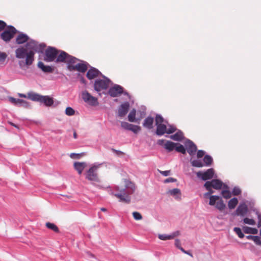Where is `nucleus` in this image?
<instances>
[{"mask_svg": "<svg viewBox=\"0 0 261 261\" xmlns=\"http://www.w3.org/2000/svg\"><path fill=\"white\" fill-rule=\"evenodd\" d=\"M114 190L118 192H112V195L119 198V201L129 203L130 202V197L129 195L135 191V186L133 182L127 181L126 183L125 188H120L118 186H115Z\"/></svg>", "mask_w": 261, "mask_h": 261, "instance_id": "1", "label": "nucleus"}, {"mask_svg": "<svg viewBox=\"0 0 261 261\" xmlns=\"http://www.w3.org/2000/svg\"><path fill=\"white\" fill-rule=\"evenodd\" d=\"M28 49L22 46L17 48L15 50V57L17 59H22L25 58V64L27 66H30L34 61V53L32 51H28Z\"/></svg>", "mask_w": 261, "mask_h": 261, "instance_id": "2", "label": "nucleus"}, {"mask_svg": "<svg viewBox=\"0 0 261 261\" xmlns=\"http://www.w3.org/2000/svg\"><path fill=\"white\" fill-rule=\"evenodd\" d=\"M25 47L29 51H32L34 56L35 53H43L46 47V44L44 43H39L35 40L30 39L27 42Z\"/></svg>", "mask_w": 261, "mask_h": 261, "instance_id": "3", "label": "nucleus"}, {"mask_svg": "<svg viewBox=\"0 0 261 261\" xmlns=\"http://www.w3.org/2000/svg\"><path fill=\"white\" fill-rule=\"evenodd\" d=\"M17 33H19V31L14 26L9 25L0 34V38L6 42H9Z\"/></svg>", "mask_w": 261, "mask_h": 261, "instance_id": "4", "label": "nucleus"}, {"mask_svg": "<svg viewBox=\"0 0 261 261\" xmlns=\"http://www.w3.org/2000/svg\"><path fill=\"white\" fill-rule=\"evenodd\" d=\"M102 164V163L98 164V163H95L92 164L85 174L86 178L90 181L98 182L99 178L97 171Z\"/></svg>", "mask_w": 261, "mask_h": 261, "instance_id": "5", "label": "nucleus"}, {"mask_svg": "<svg viewBox=\"0 0 261 261\" xmlns=\"http://www.w3.org/2000/svg\"><path fill=\"white\" fill-rule=\"evenodd\" d=\"M104 80H96L94 84V89L97 92H100L102 90H106L109 87L110 80L103 75H101Z\"/></svg>", "mask_w": 261, "mask_h": 261, "instance_id": "6", "label": "nucleus"}, {"mask_svg": "<svg viewBox=\"0 0 261 261\" xmlns=\"http://www.w3.org/2000/svg\"><path fill=\"white\" fill-rule=\"evenodd\" d=\"M203 163L199 160H193L191 162V165L193 167L198 168H201L204 166H210L213 162V159L210 155L206 154L203 159Z\"/></svg>", "mask_w": 261, "mask_h": 261, "instance_id": "7", "label": "nucleus"}, {"mask_svg": "<svg viewBox=\"0 0 261 261\" xmlns=\"http://www.w3.org/2000/svg\"><path fill=\"white\" fill-rule=\"evenodd\" d=\"M59 50L54 47L48 46L45 51L44 61L47 62H55Z\"/></svg>", "mask_w": 261, "mask_h": 261, "instance_id": "8", "label": "nucleus"}, {"mask_svg": "<svg viewBox=\"0 0 261 261\" xmlns=\"http://www.w3.org/2000/svg\"><path fill=\"white\" fill-rule=\"evenodd\" d=\"M197 176L202 180L206 181L212 179L214 175L213 168H210L205 172L199 171L196 173Z\"/></svg>", "mask_w": 261, "mask_h": 261, "instance_id": "9", "label": "nucleus"}, {"mask_svg": "<svg viewBox=\"0 0 261 261\" xmlns=\"http://www.w3.org/2000/svg\"><path fill=\"white\" fill-rule=\"evenodd\" d=\"M109 94L112 97H116L123 92V87L119 85L115 84L109 90Z\"/></svg>", "mask_w": 261, "mask_h": 261, "instance_id": "10", "label": "nucleus"}, {"mask_svg": "<svg viewBox=\"0 0 261 261\" xmlns=\"http://www.w3.org/2000/svg\"><path fill=\"white\" fill-rule=\"evenodd\" d=\"M9 100L11 103L16 107H22L27 108L30 106L29 103L23 99L10 97H9Z\"/></svg>", "mask_w": 261, "mask_h": 261, "instance_id": "11", "label": "nucleus"}, {"mask_svg": "<svg viewBox=\"0 0 261 261\" xmlns=\"http://www.w3.org/2000/svg\"><path fill=\"white\" fill-rule=\"evenodd\" d=\"M185 145L187 150V152L191 155L194 154L197 150L196 145L193 142L189 139H186L185 140Z\"/></svg>", "mask_w": 261, "mask_h": 261, "instance_id": "12", "label": "nucleus"}, {"mask_svg": "<svg viewBox=\"0 0 261 261\" xmlns=\"http://www.w3.org/2000/svg\"><path fill=\"white\" fill-rule=\"evenodd\" d=\"M129 103L128 101L121 104L118 110V115L119 117H124L128 112Z\"/></svg>", "mask_w": 261, "mask_h": 261, "instance_id": "13", "label": "nucleus"}, {"mask_svg": "<svg viewBox=\"0 0 261 261\" xmlns=\"http://www.w3.org/2000/svg\"><path fill=\"white\" fill-rule=\"evenodd\" d=\"M102 75L101 73L96 68L90 67L87 72L86 76L89 80H92L97 76Z\"/></svg>", "mask_w": 261, "mask_h": 261, "instance_id": "14", "label": "nucleus"}, {"mask_svg": "<svg viewBox=\"0 0 261 261\" xmlns=\"http://www.w3.org/2000/svg\"><path fill=\"white\" fill-rule=\"evenodd\" d=\"M81 63H79L75 65L74 67H72V68L73 70H77L81 72H85L88 69V66L89 64L85 61L80 60Z\"/></svg>", "mask_w": 261, "mask_h": 261, "instance_id": "15", "label": "nucleus"}, {"mask_svg": "<svg viewBox=\"0 0 261 261\" xmlns=\"http://www.w3.org/2000/svg\"><path fill=\"white\" fill-rule=\"evenodd\" d=\"M248 208L245 203H241L236 210V215L244 217L248 212Z\"/></svg>", "mask_w": 261, "mask_h": 261, "instance_id": "16", "label": "nucleus"}, {"mask_svg": "<svg viewBox=\"0 0 261 261\" xmlns=\"http://www.w3.org/2000/svg\"><path fill=\"white\" fill-rule=\"evenodd\" d=\"M60 54L57 55L55 62L57 63L66 62L70 55L63 50H59Z\"/></svg>", "mask_w": 261, "mask_h": 261, "instance_id": "17", "label": "nucleus"}, {"mask_svg": "<svg viewBox=\"0 0 261 261\" xmlns=\"http://www.w3.org/2000/svg\"><path fill=\"white\" fill-rule=\"evenodd\" d=\"M205 182L210 183V185L214 189L220 190L222 188L223 182L220 179H214L211 181H206Z\"/></svg>", "mask_w": 261, "mask_h": 261, "instance_id": "18", "label": "nucleus"}, {"mask_svg": "<svg viewBox=\"0 0 261 261\" xmlns=\"http://www.w3.org/2000/svg\"><path fill=\"white\" fill-rule=\"evenodd\" d=\"M19 34L16 38V42L17 44H21L30 40L29 39V37L27 34L23 33H20L19 32Z\"/></svg>", "mask_w": 261, "mask_h": 261, "instance_id": "19", "label": "nucleus"}, {"mask_svg": "<svg viewBox=\"0 0 261 261\" xmlns=\"http://www.w3.org/2000/svg\"><path fill=\"white\" fill-rule=\"evenodd\" d=\"M155 125L156 126L155 134L157 136H162L167 133V126L165 124L162 123Z\"/></svg>", "mask_w": 261, "mask_h": 261, "instance_id": "20", "label": "nucleus"}, {"mask_svg": "<svg viewBox=\"0 0 261 261\" xmlns=\"http://www.w3.org/2000/svg\"><path fill=\"white\" fill-rule=\"evenodd\" d=\"M37 66L44 73H53L54 70V67L48 65H45L41 61L38 62Z\"/></svg>", "mask_w": 261, "mask_h": 261, "instance_id": "21", "label": "nucleus"}, {"mask_svg": "<svg viewBox=\"0 0 261 261\" xmlns=\"http://www.w3.org/2000/svg\"><path fill=\"white\" fill-rule=\"evenodd\" d=\"M153 117L149 116L144 119L143 123V126L148 129H151L153 128Z\"/></svg>", "mask_w": 261, "mask_h": 261, "instance_id": "22", "label": "nucleus"}, {"mask_svg": "<svg viewBox=\"0 0 261 261\" xmlns=\"http://www.w3.org/2000/svg\"><path fill=\"white\" fill-rule=\"evenodd\" d=\"M73 166L74 169L77 171L79 174L81 175L84 169L87 166V163L86 162H75Z\"/></svg>", "mask_w": 261, "mask_h": 261, "instance_id": "23", "label": "nucleus"}, {"mask_svg": "<svg viewBox=\"0 0 261 261\" xmlns=\"http://www.w3.org/2000/svg\"><path fill=\"white\" fill-rule=\"evenodd\" d=\"M40 102L44 103V105L46 106L50 107L53 105L54 100L53 98L52 97H50L49 96L42 95Z\"/></svg>", "mask_w": 261, "mask_h": 261, "instance_id": "24", "label": "nucleus"}, {"mask_svg": "<svg viewBox=\"0 0 261 261\" xmlns=\"http://www.w3.org/2000/svg\"><path fill=\"white\" fill-rule=\"evenodd\" d=\"M80 61V60L73 56L69 55V56L67 59V68L70 71H73V69L72 68V67H74L75 65L74 64L75 63L76 61Z\"/></svg>", "mask_w": 261, "mask_h": 261, "instance_id": "25", "label": "nucleus"}, {"mask_svg": "<svg viewBox=\"0 0 261 261\" xmlns=\"http://www.w3.org/2000/svg\"><path fill=\"white\" fill-rule=\"evenodd\" d=\"M169 138L174 141H181L184 139V136L182 132L178 129L175 134L171 135Z\"/></svg>", "mask_w": 261, "mask_h": 261, "instance_id": "26", "label": "nucleus"}, {"mask_svg": "<svg viewBox=\"0 0 261 261\" xmlns=\"http://www.w3.org/2000/svg\"><path fill=\"white\" fill-rule=\"evenodd\" d=\"M177 145V143L173 142L171 141H167L166 143L164 144V148L166 149L168 152H171L173 151L176 146Z\"/></svg>", "mask_w": 261, "mask_h": 261, "instance_id": "27", "label": "nucleus"}, {"mask_svg": "<svg viewBox=\"0 0 261 261\" xmlns=\"http://www.w3.org/2000/svg\"><path fill=\"white\" fill-rule=\"evenodd\" d=\"M29 98L31 100L34 101H38L40 102L41 98V95H40L38 93H29Z\"/></svg>", "mask_w": 261, "mask_h": 261, "instance_id": "28", "label": "nucleus"}, {"mask_svg": "<svg viewBox=\"0 0 261 261\" xmlns=\"http://www.w3.org/2000/svg\"><path fill=\"white\" fill-rule=\"evenodd\" d=\"M243 230L244 233L249 234H256L258 232V230L255 228H251L248 226H244L243 227Z\"/></svg>", "mask_w": 261, "mask_h": 261, "instance_id": "29", "label": "nucleus"}, {"mask_svg": "<svg viewBox=\"0 0 261 261\" xmlns=\"http://www.w3.org/2000/svg\"><path fill=\"white\" fill-rule=\"evenodd\" d=\"M238 203V198L233 197L228 202V206L229 209H233Z\"/></svg>", "mask_w": 261, "mask_h": 261, "instance_id": "30", "label": "nucleus"}, {"mask_svg": "<svg viewBox=\"0 0 261 261\" xmlns=\"http://www.w3.org/2000/svg\"><path fill=\"white\" fill-rule=\"evenodd\" d=\"M168 193H169L171 195L173 196L178 195V196H177L176 197V199L180 198V196L181 195L180 190V189H179L178 188H174L172 190H170L168 191Z\"/></svg>", "mask_w": 261, "mask_h": 261, "instance_id": "31", "label": "nucleus"}, {"mask_svg": "<svg viewBox=\"0 0 261 261\" xmlns=\"http://www.w3.org/2000/svg\"><path fill=\"white\" fill-rule=\"evenodd\" d=\"M45 226L47 228L53 230L55 232H59V229L58 227L54 223L50 222H46L45 224Z\"/></svg>", "mask_w": 261, "mask_h": 261, "instance_id": "32", "label": "nucleus"}, {"mask_svg": "<svg viewBox=\"0 0 261 261\" xmlns=\"http://www.w3.org/2000/svg\"><path fill=\"white\" fill-rule=\"evenodd\" d=\"M175 150L178 152H180L183 154H185L186 153V150L184 145L177 143V145L175 147Z\"/></svg>", "mask_w": 261, "mask_h": 261, "instance_id": "33", "label": "nucleus"}, {"mask_svg": "<svg viewBox=\"0 0 261 261\" xmlns=\"http://www.w3.org/2000/svg\"><path fill=\"white\" fill-rule=\"evenodd\" d=\"M155 125L162 124L164 122L167 123V121H165L164 118L160 114H156L155 118Z\"/></svg>", "mask_w": 261, "mask_h": 261, "instance_id": "34", "label": "nucleus"}, {"mask_svg": "<svg viewBox=\"0 0 261 261\" xmlns=\"http://www.w3.org/2000/svg\"><path fill=\"white\" fill-rule=\"evenodd\" d=\"M136 111L135 109H133L129 113L128 115V119L130 122H135L136 120Z\"/></svg>", "mask_w": 261, "mask_h": 261, "instance_id": "35", "label": "nucleus"}, {"mask_svg": "<svg viewBox=\"0 0 261 261\" xmlns=\"http://www.w3.org/2000/svg\"><path fill=\"white\" fill-rule=\"evenodd\" d=\"M220 199V200L216 203V207L219 211H221L226 207V205L224 203L223 200L221 198Z\"/></svg>", "mask_w": 261, "mask_h": 261, "instance_id": "36", "label": "nucleus"}, {"mask_svg": "<svg viewBox=\"0 0 261 261\" xmlns=\"http://www.w3.org/2000/svg\"><path fill=\"white\" fill-rule=\"evenodd\" d=\"M91 96L92 95L86 90L83 91L82 93V98L85 102H87L90 100Z\"/></svg>", "mask_w": 261, "mask_h": 261, "instance_id": "37", "label": "nucleus"}, {"mask_svg": "<svg viewBox=\"0 0 261 261\" xmlns=\"http://www.w3.org/2000/svg\"><path fill=\"white\" fill-rule=\"evenodd\" d=\"M220 197L218 195H212L210 196V201L208 204L210 205H214L217 200H219Z\"/></svg>", "mask_w": 261, "mask_h": 261, "instance_id": "38", "label": "nucleus"}, {"mask_svg": "<svg viewBox=\"0 0 261 261\" xmlns=\"http://www.w3.org/2000/svg\"><path fill=\"white\" fill-rule=\"evenodd\" d=\"M89 105L92 106H96L98 105V99L95 97L91 96L90 100L87 102Z\"/></svg>", "mask_w": 261, "mask_h": 261, "instance_id": "39", "label": "nucleus"}, {"mask_svg": "<svg viewBox=\"0 0 261 261\" xmlns=\"http://www.w3.org/2000/svg\"><path fill=\"white\" fill-rule=\"evenodd\" d=\"M223 197L225 199H228L231 196V193L228 190H223L221 192Z\"/></svg>", "mask_w": 261, "mask_h": 261, "instance_id": "40", "label": "nucleus"}, {"mask_svg": "<svg viewBox=\"0 0 261 261\" xmlns=\"http://www.w3.org/2000/svg\"><path fill=\"white\" fill-rule=\"evenodd\" d=\"M65 114L67 116H73L75 114V111L72 108L68 107L65 110Z\"/></svg>", "mask_w": 261, "mask_h": 261, "instance_id": "41", "label": "nucleus"}, {"mask_svg": "<svg viewBox=\"0 0 261 261\" xmlns=\"http://www.w3.org/2000/svg\"><path fill=\"white\" fill-rule=\"evenodd\" d=\"M241 189L239 187L236 186L233 188L231 194L234 196H238L241 194Z\"/></svg>", "mask_w": 261, "mask_h": 261, "instance_id": "42", "label": "nucleus"}, {"mask_svg": "<svg viewBox=\"0 0 261 261\" xmlns=\"http://www.w3.org/2000/svg\"><path fill=\"white\" fill-rule=\"evenodd\" d=\"M172 237L171 234H162L159 235V238L161 240H171Z\"/></svg>", "mask_w": 261, "mask_h": 261, "instance_id": "43", "label": "nucleus"}, {"mask_svg": "<svg viewBox=\"0 0 261 261\" xmlns=\"http://www.w3.org/2000/svg\"><path fill=\"white\" fill-rule=\"evenodd\" d=\"M252 210L255 213L256 215L257 216V227H260L261 226V213H259V212L255 208L252 209Z\"/></svg>", "mask_w": 261, "mask_h": 261, "instance_id": "44", "label": "nucleus"}, {"mask_svg": "<svg viewBox=\"0 0 261 261\" xmlns=\"http://www.w3.org/2000/svg\"><path fill=\"white\" fill-rule=\"evenodd\" d=\"M168 126V128H167V134H171L177 130L176 127L173 125L169 124Z\"/></svg>", "mask_w": 261, "mask_h": 261, "instance_id": "45", "label": "nucleus"}, {"mask_svg": "<svg viewBox=\"0 0 261 261\" xmlns=\"http://www.w3.org/2000/svg\"><path fill=\"white\" fill-rule=\"evenodd\" d=\"M234 231L238 234V237L240 238H243L244 237V234L242 232L241 229L239 227H234L233 228Z\"/></svg>", "mask_w": 261, "mask_h": 261, "instance_id": "46", "label": "nucleus"}, {"mask_svg": "<svg viewBox=\"0 0 261 261\" xmlns=\"http://www.w3.org/2000/svg\"><path fill=\"white\" fill-rule=\"evenodd\" d=\"M121 126L126 130H129L130 127L132 126V124H130L128 122L123 121L121 122Z\"/></svg>", "mask_w": 261, "mask_h": 261, "instance_id": "47", "label": "nucleus"}, {"mask_svg": "<svg viewBox=\"0 0 261 261\" xmlns=\"http://www.w3.org/2000/svg\"><path fill=\"white\" fill-rule=\"evenodd\" d=\"M243 222L245 224L254 225L255 224V221L252 219H249L248 218H245L243 219Z\"/></svg>", "mask_w": 261, "mask_h": 261, "instance_id": "48", "label": "nucleus"}, {"mask_svg": "<svg viewBox=\"0 0 261 261\" xmlns=\"http://www.w3.org/2000/svg\"><path fill=\"white\" fill-rule=\"evenodd\" d=\"M210 183L208 182H205L204 184V187L206 189V190H207L208 192L210 195L212 194L214 191L212 189V187L210 185Z\"/></svg>", "mask_w": 261, "mask_h": 261, "instance_id": "49", "label": "nucleus"}, {"mask_svg": "<svg viewBox=\"0 0 261 261\" xmlns=\"http://www.w3.org/2000/svg\"><path fill=\"white\" fill-rule=\"evenodd\" d=\"M141 130V127L138 125L132 124V126L130 127L129 130L132 131L133 133L137 134Z\"/></svg>", "mask_w": 261, "mask_h": 261, "instance_id": "50", "label": "nucleus"}, {"mask_svg": "<svg viewBox=\"0 0 261 261\" xmlns=\"http://www.w3.org/2000/svg\"><path fill=\"white\" fill-rule=\"evenodd\" d=\"M134 218L136 220H140L142 219V216L141 214L138 212H134L133 213Z\"/></svg>", "mask_w": 261, "mask_h": 261, "instance_id": "51", "label": "nucleus"}, {"mask_svg": "<svg viewBox=\"0 0 261 261\" xmlns=\"http://www.w3.org/2000/svg\"><path fill=\"white\" fill-rule=\"evenodd\" d=\"M158 171L164 176H167L171 173L170 170L161 171L159 169H158Z\"/></svg>", "mask_w": 261, "mask_h": 261, "instance_id": "52", "label": "nucleus"}, {"mask_svg": "<svg viewBox=\"0 0 261 261\" xmlns=\"http://www.w3.org/2000/svg\"><path fill=\"white\" fill-rule=\"evenodd\" d=\"M253 241L256 245H261V239L259 236H254Z\"/></svg>", "mask_w": 261, "mask_h": 261, "instance_id": "53", "label": "nucleus"}, {"mask_svg": "<svg viewBox=\"0 0 261 261\" xmlns=\"http://www.w3.org/2000/svg\"><path fill=\"white\" fill-rule=\"evenodd\" d=\"M7 27L6 23L4 21L0 20V32L3 31Z\"/></svg>", "mask_w": 261, "mask_h": 261, "instance_id": "54", "label": "nucleus"}, {"mask_svg": "<svg viewBox=\"0 0 261 261\" xmlns=\"http://www.w3.org/2000/svg\"><path fill=\"white\" fill-rule=\"evenodd\" d=\"M177 181V179L176 178H174L173 177H169L168 178H166L164 180V183H169V182H175Z\"/></svg>", "mask_w": 261, "mask_h": 261, "instance_id": "55", "label": "nucleus"}, {"mask_svg": "<svg viewBox=\"0 0 261 261\" xmlns=\"http://www.w3.org/2000/svg\"><path fill=\"white\" fill-rule=\"evenodd\" d=\"M70 158H72V159H80L81 156V153H71L70 154Z\"/></svg>", "mask_w": 261, "mask_h": 261, "instance_id": "56", "label": "nucleus"}, {"mask_svg": "<svg viewBox=\"0 0 261 261\" xmlns=\"http://www.w3.org/2000/svg\"><path fill=\"white\" fill-rule=\"evenodd\" d=\"M205 152L203 150H199L197 153V156L198 158H202L205 154Z\"/></svg>", "mask_w": 261, "mask_h": 261, "instance_id": "57", "label": "nucleus"}, {"mask_svg": "<svg viewBox=\"0 0 261 261\" xmlns=\"http://www.w3.org/2000/svg\"><path fill=\"white\" fill-rule=\"evenodd\" d=\"M7 58V55L5 53L0 52V61L4 62Z\"/></svg>", "mask_w": 261, "mask_h": 261, "instance_id": "58", "label": "nucleus"}, {"mask_svg": "<svg viewBox=\"0 0 261 261\" xmlns=\"http://www.w3.org/2000/svg\"><path fill=\"white\" fill-rule=\"evenodd\" d=\"M175 246L178 248L179 249V250H180V248H182L181 246V244H180V241L179 239H175Z\"/></svg>", "mask_w": 261, "mask_h": 261, "instance_id": "59", "label": "nucleus"}, {"mask_svg": "<svg viewBox=\"0 0 261 261\" xmlns=\"http://www.w3.org/2000/svg\"><path fill=\"white\" fill-rule=\"evenodd\" d=\"M179 234H180L179 231L177 230V231L172 232L170 234H171V237H172V239H173L175 237L178 236L179 235Z\"/></svg>", "mask_w": 261, "mask_h": 261, "instance_id": "60", "label": "nucleus"}, {"mask_svg": "<svg viewBox=\"0 0 261 261\" xmlns=\"http://www.w3.org/2000/svg\"><path fill=\"white\" fill-rule=\"evenodd\" d=\"M112 150L113 151V152L116 153L117 155H120L124 154V153L120 150H116L114 148H112Z\"/></svg>", "mask_w": 261, "mask_h": 261, "instance_id": "61", "label": "nucleus"}, {"mask_svg": "<svg viewBox=\"0 0 261 261\" xmlns=\"http://www.w3.org/2000/svg\"><path fill=\"white\" fill-rule=\"evenodd\" d=\"M180 250L184 253L186 254H188L189 255H190V256L191 257H193V255L189 251H187V250H185L183 248H180Z\"/></svg>", "mask_w": 261, "mask_h": 261, "instance_id": "62", "label": "nucleus"}, {"mask_svg": "<svg viewBox=\"0 0 261 261\" xmlns=\"http://www.w3.org/2000/svg\"><path fill=\"white\" fill-rule=\"evenodd\" d=\"M164 143V140L160 139L157 142V144L159 145L162 146Z\"/></svg>", "mask_w": 261, "mask_h": 261, "instance_id": "63", "label": "nucleus"}, {"mask_svg": "<svg viewBox=\"0 0 261 261\" xmlns=\"http://www.w3.org/2000/svg\"><path fill=\"white\" fill-rule=\"evenodd\" d=\"M80 81L81 83H82L83 84H86V80L85 79V78L83 76H82L80 79Z\"/></svg>", "mask_w": 261, "mask_h": 261, "instance_id": "64", "label": "nucleus"}]
</instances>
